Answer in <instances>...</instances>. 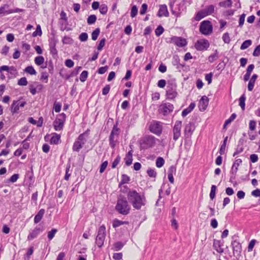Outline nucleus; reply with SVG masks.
<instances>
[{
    "instance_id": "f704fd0d",
    "label": "nucleus",
    "mask_w": 260,
    "mask_h": 260,
    "mask_svg": "<svg viewBox=\"0 0 260 260\" xmlns=\"http://www.w3.org/2000/svg\"><path fill=\"white\" fill-rule=\"evenodd\" d=\"M232 5V0H226L223 2H221L219 3V5L221 7H230Z\"/></svg>"
},
{
    "instance_id": "2eb2a0df",
    "label": "nucleus",
    "mask_w": 260,
    "mask_h": 260,
    "mask_svg": "<svg viewBox=\"0 0 260 260\" xmlns=\"http://www.w3.org/2000/svg\"><path fill=\"white\" fill-rule=\"evenodd\" d=\"M25 101H20V100L14 101L11 105V111L13 114L18 113L20 107H24L26 105Z\"/></svg>"
},
{
    "instance_id": "4468645a",
    "label": "nucleus",
    "mask_w": 260,
    "mask_h": 260,
    "mask_svg": "<svg viewBox=\"0 0 260 260\" xmlns=\"http://www.w3.org/2000/svg\"><path fill=\"white\" fill-rule=\"evenodd\" d=\"M155 141L156 139L154 137L147 136L140 139V144L144 145L145 146H153L156 144Z\"/></svg>"
},
{
    "instance_id": "5701e85b",
    "label": "nucleus",
    "mask_w": 260,
    "mask_h": 260,
    "mask_svg": "<svg viewBox=\"0 0 260 260\" xmlns=\"http://www.w3.org/2000/svg\"><path fill=\"white\" fill-rule=\"evenodd\" d=\"M3 71H7L12 75H15L17 74V70L13 66H2L0 67V73Z\"/></svg>"
},
{
    "instance_id": "680f3d73",
    "label": "nucleus",
    "mask_w": 260,
    "mask_h": 260,
    "mask_svg": "<svg viewBox=\"0 0 260 260\" xmlns=\"http://www.w3.org/2000/svg\"><path fill=\"white\" fill-rule=\"evenodd\" d=\"M49 75L46 72H44L41 73L40 80H44L45 83H47L48 80Z\"/></svg>"
},
{
    "instance_id": "0eeeda50",
    "label": "nucleus",
    "mask_w": 260,
    "mask_h": 260,
    "mask_svg": "<svg viewBox=\"0 0 260 260\" xmlns=\"http://www.w3.org/2000/svg\"><path fill=\"white\" fill-rule=\"evenodd\" d=\"M117 122H116L114 125L109 137V142L111 146H115L117 144V140L120 133V129L117 127Z\"/></svg>"
},
{
    "instance_id": "13d9d810",
    "label": "nucleus",
    "mask_w": 260,
    "mask_h": 260,
    "mask_svg": "<svg viewBox=\"0 0 260 260\" xmlns=\"http://www.w3.org/2000/svg\"><path fill=\"white\" fill-rule=\"evenodd\" d=\"M88 34L86 32H82L79 36V39L81 42H85L88 39Z\"/></svg>"
},
{
    "instance_id": "bb28decb",
    "label": "nucleus",
    "mask_w": 260,
    "mask_h": 260,
    "mask_svg": "<svg viewBox=\"0 0 260 260\" xmlns=\"http://www.w3.org/2000/svg\"><path fill=\"white\" fill-rule=\"evenodd\" d=\"M237 196L238 199L234 200V206L235 208H238L239 207L240 201V200L244 198V191L240 190L238 192L237 194Z\"/></svg>"
},
{
    "instance_id": "8fccbe9b",
    "label": "nucleus",
    "mask_w": 260,
    "mask_h": 260,
    "mask_svg": "<svg viewBox=\"0 0 260 260\" xmlns=\"http://www.w3.org/2000/svg\"><path fill=\"white\" fill-rule=\"evenodd\" d=\"M256 242L257 241L255 239H252L250 241L247 247V251L248 252L252 251L253 247Z\"/></svg>"
},
{
    "instance_id": "aec40b11",
    "label": "nucleus",
    "mask_w": 260,
    "mask_h": 260,
    "mask_svg": "<svg viewBox=\"0 0 260 260\" xmlns=\"http://www.w3.org/2000/svg\"><path fill=\"white\" fill-rule=\"evenodd\" d=\"M180 61V59L178 55L175 54L173 56L172 63L173 66H176V69L179 71H180L185 66V63H181Z\"/></svg>"
},
{
    "instance_id": "6e6552de",
    "label": "nucleus",
    "mask_w": 260,
    "mask_h": 260,
    "mask_svg": "<svg viewBox=\"0 0 260 260\" xmlns=\"http://www.w3.org/2000/svg\"><path fill=\"white\" fill-rule=\"evenodd\" d=\"M176 84L175 83H171L167 86L166 91V97L167 99L173 100L175 99L178 93L176 91Z\"/></svg>"
},
{
    "instance_id": "7c9ffc66",
    "label": "nucleus",
    "mask_w": 260,
    "mask_h": 260,
    "mask_svg": "<svg viewBox=\"0 0 260 260\" xmlns=\"http://www.w3.org/2000/svg\"><path fill=\"white\" fill-rule=\"evenodd\" d=\"M132 150L129 151L124 158L125 165L127 166H130L132 164Z\"/></svg>"
},
{
    "instance_id": "37998d69",
    "label": "nucleus",
    "mask_w": 260,
    "mask_h": 260,
    "mask_svg": "<svg viewBox=\"0 0 260 260\" xmlns=\"http://www.w3.org/2000/svg\"><path fill=\"white\" fill-rule=\"evenodd\" d=\"M44 62V58L42 56H39L35 58V62L38 66L42 64Z\"/></svg>"
},
{
    "instance_id": "c03bdc74",
    "label": "nucleus",
    "mask_w": 260,
    "mask_h": 260,
    "mask_svg": "<svg viewBox=\"0 0 260 260\" xmlns=\"http://www.w3.org/2000/svg\"><path fill=\"white\" fill-rule=\"evenodd\" d=\"M164 28L161 25H158L155 30V34L157 37L160 36L164 32Z\"/></svg>"
},
{
    "instance_id": "603ef678",
    "label": "nucleus",
    "mask_w": 260,
    "mask_h": 260,
    "mask_svg": "<svg viewBox=\"0 0 260 260\" xmlns=\"http://www.w3.org/2000/svg\"><path fill=\"white\" fill-rule=\"evenodd\" d=\"M88 73L87 71H83L80 76V80L81 82H84L88 77Z\"/></svg>"
},
{
    "instance_id": "e2e57ef3",
    "label": "nucleus",
    "mask_w": 260,
    "mask_h": 260,
    "mask_svg": "<svg viewBox=\"0 0 260 260\" xmlns=\"http://www.w3.org/2000/svg\"><path fill=\"white\" fill-rule=\"evenodd\" d=\"M236 173H237L236 171L234 172L233 170H231V172H230L231 175H230V181L231 183H234V182H235Z\"/></svg>"
},
{
    "instance_id": "bf43d9fd",
    "label": "nucleus",
    "mask_w": 260,
    "mask_h": 260,
    "mask_svg": "<svg viewBox=\"0 0 260 260\" xmlns=\"http://www.w3.org/2000/svg\"><path fill=\"white\" fill-rule=\"evenodd\" d=\"M28 82L25 77H22L18 81V84L20 86H26Z\"/></svg>"
},
{
    "instance_id": "ddd939ff",
    "label": "nucleus",
    "mask_w": 260,
    "mask_h": 260,
    "mask_svg": "<svg viewBox=\"0 0 260 260\" xmlns=\"http://www.w3.org/2000/svg\"><path fill=\"white\" fill-rule=\"evenodd\" d=\"M89 134V130L87 129L84 133L80 134L75 142L73 146H82L86 142Z\"/></svg>"
},
{
    "instance_id": "473e14b6",
    "label": "nucleus",
    "mask_w": 260,
    "mask_h": 260,
    "mask_svg": "<svg viewBox=\"0 0 260 260\" xmlns=\"http://www.w3.org/2000/svg\"><path fill=\"white\" fill-rule=\"evenodd\" d=\"M215 7L212 5L207 6L204 10L207 16L212 14L214 11Z\"/></svg>"
},
{
    "instance_id": "a878e982",
    "label": "nucleus",
    "mask_w": 260,
    "mask_h": 260,
    "mask_svg": "<svg viewBox=\"0 0 260 260\" xmlns=\"http://www.w3.org/2000/svg\"><path fill=\"white\" fill-rule=\"evenodd\" d=\"M60 141V136L56 133H53L50 140V143L51 145H57Z\"/></svg>"
},
{
    "instance_id": "2f4dec72",
    "label": "nucleus",
    "mask_w": 260,
    "mask_h": 260,
    "mask_svg": "<svg viewBox=\"0 0 260 260\" xmlns=\"http://www.w3.org/2000/svg\"><path fill=\"white\" fill-rule=\"evenodd\" d=\"M207 16L204 10L199 11L195 15L194 19L196 21H200L205 17Z\"/></svg>"
},
{
    "instance_id": "f257e3e1",
    "label": "nucleus",
    "mask_w": 260,
    "mask_h": 260,
    "mask_svg": "<svg viewBox=\"0 0 260 260\" xmlns=\"http://www.w3.org/2000/svg\"><path fill=\"white\" fill-rule=\"evenodd\" d=\"M127 199L133 207L136 210H140L147 203V200L143 193L140 194L135 190H129L127 194Z\"/></svg>"
},
{
    "instance_id": "1a4fd4ad",
    "label": "nucleus",
    "mask_w": 260,
    "mask_h": 260,
    "mask_svg": "<svg viewBox=\"0 0 260 260\" xmlns=\"http://www.w3.org/2000/svg\"><path fill=\"white\" fill-rule=\"evenodd\" d=\"M212 29L213 27L210 21L204 20L201 23L200 31L202 34L205 35H209L212 32Z\"/></svg>"
},
{
    "instance_id": "6ab92c4d",
    "label": "nucleus",
    "mask_w": 260,
    "mask_h": 260,
    "mask_svg": "<svg viewBox=\"0 0 260 260\" xmlns=\"http://www.w3.org/2000/svg\"><path fill=\"white\" fill-rule=\"evenodd\" d=\"M150 131L157 135H160L162 132V126L159 122H154L150 125Z\"/></svg>"
},
{
    "instance_id": "0e129e2a",
    "label": "nucleus",
    "mask_w": 260,
    "mask_h": 260,
    "mask_svg": "<svg viewBox=\"0 0 260 260\" xmlns=\"http://www.w3.org/2000/svg\"><path fill=\"white\" fill-rule=\"evenodd\" d=\"M222 40L225 43H230L231 39L228 32H225L223 35Z\"/></svg>"
},
{
    "instance_id": "58836bf2",
    "label": "nucleus",
    "mask_w": 260,
    "mask_h": 260,
    "mask_svg": "<svg viewBox=\"0 0 260 260\" xmlns=\"http://www.w3.org/2000/svg\"><path fill=\"white\" fill-rule=\"evenodd\" d=\"M218 52L216 50L213 54H211L208 57V60L210 62L212 63L214 62L215 60H216L218 58Z\"/></svg>"
},
{
    "instance_id": "20e7f679",
    "label": "nucleus",
    "mask_w": 260,
    "mask_h": 260,
    "mask_svg": "<svg viewBox=\"0 0 260 260\" xmlns=\"http://www.w3.org/2000/svg\"><path fill=\"white\" fill-rule=\"evenodd\" d=\"M66 119V114L64 113H62L60 114L53 121V125L56 131H60L62 129Z\"/></svg>"
},
{
    "instance_id": "cd10ccee",
    "label": "nucleus",
    "mask_w": 260,
    "mask_h": 260,
    "mask_svg": "<svg viewBox=\"0 0 260 260\" xmlns=\"http://www.w3.org/2000/svg\"><path fill=\"white\" fill-rule=\"evenodd\" d=\"M45 214V210L41 209L39 210L38 213L36 215L34 218V223L37 224L39 223L42 219Z\"/></svg>"
},
{
    "instance_id": "ea45409f",
    "label": "nucleus",
    "mask_w": 260,
    "mask_h": 260,
    "mask_svg": "<svg viewBox=\"0 0 260 260\" xmlns=\"http://www.w3.org/2000/svg\"><path fill=\"white\" fill-rule=\"evenodd\" d=\"M126 223L125 221H122L117 219H115L113 221V227L114 228H117L121 225H123Z\"/></svg>"
},
{
    "instance_id": "e433bc0d",
    "label": "nucleus",
    "mask_w": 260,
    "mask_h": 260,
    "mask_svg": "<svg viewBox=\"0 0 260 260\" xmlns=\"http://www.w3.org/2000/svg\"><path fill=\"white\" fill-rule=\"evenodd\" d=\"M237 115L235 113H233L229 118H228L227 120H225L223 127L224 128L231 123L236 118Z\"/></svg>"
},
{
    "instance_id": "5fc2aeb1",
    "label": "nucleus",
    "mask_w": 260,
    "mask_h": 260,
    "mask_svg": "<svg viewBox=\"0 0 260 260\" xmlns=\"http://www.w3.org/2000/svg\"><path fill=\"white\" fill-rule=\"evenodd\" d=\"M147 173L150 177L155 178L156 176V172L154 169L149 168L147 171Z\"/></svg>"
},
{
    "instance_id": "69168bd1",
    "label": "nucleus",
    "mask_w": 260,
    "mask_h": 260,
    "mask_svg": "<svg viewBox=\"0 0 260 260\" xmlns=\"http://www.w3.org/2000/svg\"><path fill=\"white\" fill-rule=\"evenodd\" d=\"M61 105L58 102H55L54 104L53 109L56 112H59L61 110Z\"/></svg>"
},
{
    "instance_id": "f8f14e48",
    "label": "nucleus",
    "mask_w": 260,
    "mask_h": 260,
    "mask_svg": "<svg viewBox=\"0 0 260 260\" xmlns=\"http://www.w3.org/2000/svg\"><path fill=\"white\" fill-rule=\"evenodd\" d=\"M44 230L43 226L39 225L37 226L34 230L30 231L27 236V240L31 241L36 238Z\"/></svg>"
},
{
    "instance_id": "7ed1b4c3",
    "label": "nucleus",
    "mask_w": 260,
    "mask_h": 260,
    "mask_svg": "<svg viewBox=\"0 0 260 260\" xmlns=\"http://www.w3.org/2000/svg\"><path fill=\"white\" fill-rule=\"evenodd\" d=\"M106 235V227L102 225L99 228L98 234L95 238V244L98 247L101 248L104 243Z\"/></svg>"
},
{
    "instance_id": "774afa93",
    "label": "nucleus",
    "mask_w": 260,
    "mask_h": 260,
    "mask_svg": "<svg viewBox=\"0 0 260 260\" xmlns=\"http://www.w3.org/2000/svg\"><path fill=\"white\" fill-rule=\"evenodd\" d=\"M254 56H259L260 55V45L257 46L254 49V51L252 53Z\"/></svg>"
},
{
    "instance_id": "864d4df0",
    "label": "nucleus",
    "mask_w": 260,
    "mask_h": 260,
    "mask_svg": "<svg viewBox=\"0 0 260 260\" xmlns=\"http://www.w3.org/2000/svg\"><path fill=\"white\" fill-rule=\"evenodd\" d=\"M42 34L41 28L40 25H38L36 30L32 33L33 37H36L37 36H41Z\"/></svg>"
},
{
    "instance_id": "a18cd8bd",
    "label": "nucleus",
    "mask_w": 260,
    "mask_h": 260,
    "mask_svg": "<svg viewBox=\"0 0 260 260\" xmlns=\"http://www.w3.org/2000/svg\"><path fill=\"white\" fill-rule=\"evenodd\" d=\"M130 180V178L129 176L125 174L122 175V178L120 183H119V185L121 184H124L125 183H127Z\"/></svg>"
},
{
    "instance_id": "72a5a7b5",
    "label": "nucleus",
    "mask_w": 260,
    "mask_h": 260,
    "mask_svg": "<svg viewBox=\"0 0 260 260\" xmlns=\"http://www.w3.org/2000/svg\"><path fill=\"white\" fill-rule=\"evenodd\" d=\"M242 162V160L241 159H237L234 162L232 167L231 168V170H233L234 172L236 171L237 172L238 167L240 164Z\"/></svg>"
},
{
    "instance_id": "de8ad7c7",
    "label": "nucleus",
    "mask_w": 260,
    "mask_h": 260,
    "mask_svg": "<svg viewBox=\"0 0 260 260\" xmlns=\"http://www.w3.org/2000/svg\"><path fill=\"white\" fill-rule=\"evenodd\" d=\"M100 29L99 28H96L92 32L91 34V37L93 41H95L100 34Z\"/></svg>"
},
{
    "instance_id": "c85d7f7f",
    "label": "nucleus",
    "mask_w": 260,
    "mask_h": 260,
    "mask_svg": "<svg viewBox=\"0 0 260 260\" xmlns=\"http://www.w3.org/2000/svg\"><path fill=\"white\" fill-rule=\"evenodd\" d=\"M195 106L196 105L194 103H191L187 108L183 110L181 114L182 116L183 117H185L188 114L190 113L193 110Z\"/></svg>"
},
{
    "instance_id": "09e8293b",
    "label": "nucleus",
    "mask_w": 260,
    "mask_h": 260,
    "mask_svg": "<svg viewBox=\"0 0 260 260\" xmlns=\"http://www.w3.org/2000/svg\"><path fill=\"white\" fill-rule=\"evenodd\" d=\"M57 230L56 229H52L48 233V238L49 240H51L54 237L55 234L57 233Z\"/></svg>"
},
{
    "instance_id": "423d86ee",
    "label": "nucleus",
    "mask_w": 260,
    "mask_h": 260,
    "mask_svg": "<svg viewBox=\"0 0 260 260\" xmlns=\"http://www.w3.org/2000/svg\"><path fill=\"white\" fill-rule=\"evenodd\" d=\"M168 43L173 44L179 47H183L187 45V40L181 37L173 36L170 38L169 41H167Z\"/></svg>"
},
{
    "instance_id": "a211bd4d",
    "label": "nucleus",
    "mask_w": 260,
    "mask_h": 260,
    "mask_svg": "<svg viewBox=\"0 0 260 260\" xmlns=\"http://www.w3.org/2000/svg\"><path fill=\"white\" fill-rule=\"evenodd\" d=\"M196 125L193 122H189L185 127L184 129V136L185 137L191 136L193 132L195 130Z\"/></svg>"
},
{
    "instance_id": "4d7b16f0",
    "label": "nucleus",
    "mask_w": 260,
    "mask_h": 260,
    "mask_svg": "<svg viewBox=\"0 0 260 260\" xmlns=\"http://www.w3.org/2000/svg\"><path fill=\"white\" fill-rule=\"evenodd\" d=\"M73 42V39L68 36H65L62 39V43L64 44H71Z\"/></svg>"
},
{
    "instance_id": "49530a36",
    "label": "nucleus",
    "mask_w": 260,
    "mask_h": 260,
    "mask_svg": "<svg viewBox=\"0 0 260 260\" xmlns=\"http://www.w3.org/2000/svg\"><path fill=\"white\" fill-rule=\"evenodd\" d=\"M165 164V160L162 157H159L156 160V166L157 168H161Z\"/></svg>"
},
{
    "instance_id": "9d476101",
    "label": "nucleus",
    "mask_w": 260,
    "mask_h": 260,
    "mask_svg": "<svg viewBox=\"0 0 260 260\" xmlns=\"http://www.w3.org/2000/svg\"><path fill=\"white\" fill-rule=\"evenodd\" d=\"M174 110V106L169 103H165L161 104L158 109L160 113L166 116L171 113Z\"/></svg>"
},
{
    "instance_id": "f03ea898",
    "label": "nucleus",
    "mask_w": 260,
    "mask_h": 260,
    "mask_svg": "<svg viewBox=\"0 0 260 260\" xmlns=\"http://www.w3.org/2000/svg\"><path fill=\"white\" fill-rule=\"evenodd\" d=\"M130 206L124 196H120L117 201L115 210L122 215H126L129 213Z\"/></svg>"
},
{
    "instance_id": "79ce46f5",
    "label": "nucleus",
    "mask_w": 260,
    "mask_h": 260,
    "mask_svg": "<svg viewBox=\"0 0 260 260\" xmlns=\"http://www.w3.org/2000/svg\"><path fill=\"white\" fill-rule=\"evenodd\" d=\"M99 9L101 14L103 15H105L107 14L108 11V7L107 5L104 4L101 5Z\"/></svg>"
},
{
    "instance_id": "a19ab883",
    "label": "nucleus",
    "mask_w": 260,
    "mask_h": 260,
    "mask_svg": "<svg viewBox=\"0 0 260 260\" xmlns=\"http://www.w3.org/2000/svg\"><path fill=\"white\" fill-rule=\"evenodd\" d=\"M96 20V16L95 15H91L88 16L87 22L89 25L94 24Z\"/></svg>"
},
{
    "instance_id": "3c124183",
    "label": "nucleus",
    "mask_w": 260,
    "mask_h": 260,
    "mask_svg": "<svg viewBox=\"0 0 260 260\" xmlns=\"http://www.w3.org/2000/svg\"><path fill=\"white\" fill-rule=\"evenodd\" d=\"M9 7V5L7 4L4 5L3 6H1L0 7V15L1 14H10V13H8V10H6V9Z\"/></svg>"
},
{
    "instance_id": "f3484780",
    "label": "nucleus",
    "mask_w": 260,
    "mask_h": 260,
    "mask_svg": "<svg viewBox=\"0 0 260 260\" xmlns=\"http://www.w3.org/2000/svg\"><path fill=\"white\" fill-rule=\"evenodd\" d=\"M182 126V122L181 121H177L173 127V139L175 140H177L181 135V128Z\"/></svg>"
},
{
    "instance_id": "412c9836",
    "label": "nucleus",
    "mask_w": 260,
    "mask_h": 260,
    "mask_svg": "<svg viewBox=\"0 0 260 260\" xmlns=\"http://www.w3.org/2000/svg\"><path fill=\"white\" fill-rule=\"evenodd\" d=\"M223 243L224 241L223 240H214L213 247L217 252L222 253L223 252V249L222 248Z\"/></svg>"
},
{
    "instance_id": "4be33fe9",
    "label": "nucleus",
    "mask_w": 260,
    "mask_h": 260,
    "mask_svg": "<svg viewBox=\"0 0 260 260\" xmlns=\"http://www.w3.org/2000/svg\"><path fill=\"white\" fill-rule=\"evenodd\" d=\"M169 15V13L167 6L166 5H160L157 16L159 17H161L162 16L168 17Z\"/></svg>"
},
{
    "instance_id": "393cba45",
    "label": "nucleus",
    "mask_w": 260,
    "mask_h": 260,
    "mask_svg": "<svg viewBox=\"0 0 260 260\" xmlns=\"http://www.w3.org/2000/svg\"><path fill=\"white\" fill-rule=\"evenodd\" d=\"M26 181L29 186H31L33 185L34 182V176L32 170L27 172L26 175Z\"/></svg>"
},
{
    "instance_id": "dca6fc26",
    "label": "nucleus",
    "mask_w": 260,
    "mask_h": 260,
    "mask_svg": "<svg viewBox=\"0 0 260 260\" xmlns=\"http://www.w3.org/2000/svg\"><path fill=\"white\" fill-rule=\"evenodd\" d=\"M58 42V40L55 38H52L49 40V51L50 53L53 57H55L57 55V50L56 48V45L57 43Z\"/></svg>"
},
{
    "instance_id": "c9c22d12",
    "label": "nucleus",
    "mask_w": 260,
    "mask_h": 260,
    "mask_svg": "<svg viewBox=\"0 0 260 260\" xmlns=\"http://www.w3.org/2000/svg\"><path fill=\"white\" fill-rule=\"evenodd\" d=\"M216 186L215 185H212L211 187V191L210 192V198L211 200H213L215 198Z\"/></svg>"
},
{
    "instance_id": "b1692460",
    "label": "nucleus",
    "mask_w": 260,
    "mask_h": 260,
    "mask_svg": "<svg viewBox=\"0 0 260 260\" xmlns=\"http://www.w3.org/2000/svg\"><path fill=\"white\" fill-rule=\"evenodd\" d=\"M209 103V99L207 96L204 95L202 97L199 104V108L201 111L206 110Z\"/></svg>"
},
{
    "instance_id": "4c0bfd02",
    "label": "nucleus",
    "mask_w": 260,
    "mask_h": 260,
    "mask_svg": "<svg viewBox=\"0 0 260 260\" xmlns=\"http://www.w3.org/2000/svg\"><path fill=\"white\" fill-rule=\"evenodd\" d=\"M24 71L30 75H36L37 72L34 69V67L31 66H29L27 67L25 70Z\"/></svg>"
},
{
    "instance_id": "39448f33",
    "label": "nucleus",
    "mask_w": 260,
    "mask_h": 260,
    "mask_svg": "<svg viewBox=\"0 0 260 260\" xmlns=\"http://www.w3.org/2000/svg\"><path fill=\"white\" fill-rule=\"evenodd\" d=\"M232 245L234 255L237 258V259H241L242 258V246L241 243L237 239L234 240L232 242Z\"/></svg>"
},
{
    "instance_id": "338daca9",
    "label": "nucleus",
    "mask_w": 260,
    "mask_h": 260,
    "mask_svg": "<svg viewBox=\"0 0 260 260\" xmlns=\"http://www.w3.org/2000/svg\"><path fill=\"white\" fill-rule=\"evenodd\" d=\"M120 159V156L119 155H118L112 164V168L114 169L116 167V166L119 163Z\"/></svg>"
},
{
    "instance_id": "6e6d98bb",
    "label": "nucleus",
    "mask_w": 260,
    "mask_h": 260,
    "mask_svg": "<svg viewBox=\"0 0 260 260\" xmlns=\"http://www.w3.org/2000/svg\"><path fill=\"white\" fill-rule=\"evenodd\" d=\"M124 244L121 242H117L113 245L114 249L116 251L120 250L123 246Z\"/></svg>"
},
{
    "instance_id": "9b49d317",
    "label": "nucleus",
    "mask_w": 260,
    "mask_h": 260,
    "mask_svg": "<svg viewBox=\"0 0 260 260\" xmlns=\"http://www.w3.org/2000/svg\"><path fill=\"white\" fill-rule=\"evenodd\" d=\"M209 41L205 39H200L194 44L195 48L198 51L207 50L209 47Z\"/></svg>"
},
{
    "instance_id": "052dcab7",
    "label": "nucleus",
    "mask_w": 260,
    "mask_h": 260,
    "mask_svg": "<svg viewBox=\"0 0 260 260\" xmlns=\"http://www.w3.org/2000/svg\"><path fill=\"white\" fill-rule=\"evenodd\" d=\"M138 14V8L136 5H134L131 9V16L132 18L135 17Z\"/></svg>"
},
{
    "instance_id": "c756f323",
    "label": "nucleus",
    "mask_w": 260,
    "mask_h": 260,
    "mask_svg": "<svg viewBox=\"0 0 260 260\" xmlns=\"http://www.w3.org/2000/svg\"><path fill=\"white\" fill-rule=\"evenodd\" d=\"M82 69V67H77L75 70L72 71V72L71 73L70 75H66L65 77H64L61 73H60V75L64 78H65L66 79H69L70 77H74L76 75H77L79 72L81 70V69Z\"/></svg>"
}]
</instances>
